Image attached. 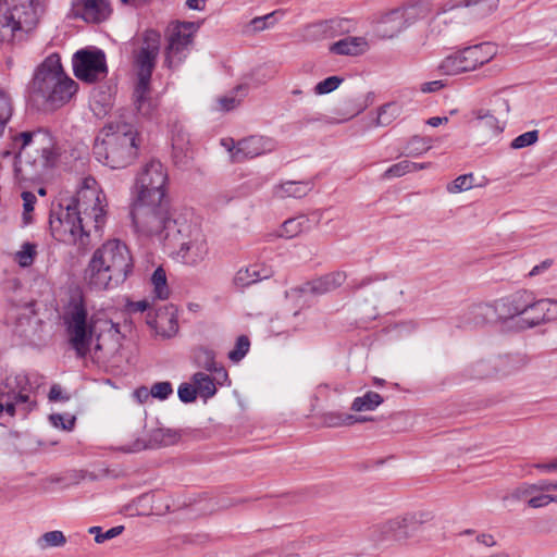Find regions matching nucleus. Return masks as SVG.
<instances>
[{
	"mask_svg": "<svg viewBox=\"0 0 557 557\" xmlns=\"http://www.w3.org/2000/svg\"><path fill=\"white\" fill-rule=\"evenodd\" d=\"M552 260L549 259H546L544 261H542L540 264H536L532 268V270L529 272V275L530 276H536V275H540L541 273L545 272L546 270H548L552 265Z\"/></svg>",
	"mask_w": 557,
	"mask_h": 557,
	"instance_id": "56",
	"label": "nucleus"
},
{
	"mask_svg": "<svg viewBox=\"0 0 557 557\" xmlns=\"http://www.w3.org/2000/svg\"><path fill=\"white\" fill-rule=\"evenodd\" d=\"M133 397L139 403L144 404L146 403L150 397H152V393H150V389H148L146 386H141L136 388L133 392Z\"/></svg>",
	"mask_w": 557,
	"mask_h": 557,
	"instance_id": "54",
	"label": "nucleus"
},
{
	"mask_svg": "<svg viewBox=\"0 0 557 557\" xmlns=\"http://www.w3.org/2000/svg\"><path fill=\"white\" fill-rule=\"evenodd\" d=\"M102 321L95 315L89 317L82 295L71 296L63 308L62 323L67 344L74 350L76 358L84 359L90 354L94 337L102 326Z\"/></svg>",
	"mask_w": 557,
	"mask_h": 557,
	"instance_id": "7",
	"label": "nucleus"
},
{
	"mask_svg": "<svg viewBox=\"0 0 557 557\" xmlns=\"http://www.w3.org/2000/svg\"><path fill=\"white\" fill-rule=\"evenodd\" d=\"M150 393H152L153 398H158L160 400L166 399L173 393L172 384L168 381L154 383Z\"/></svg>",
	"mask_w": 557,
	"mask_h": 557,
	"instance_id": "51",
	"label": "nucleus"
},
{
	"mask_svg": "<svg viewBox=\"0 0 557 557\" xmlns=\"http://www.w3.org/2000/svg\"><path fill=\"white\" fill-rule=\"evenodd\" d=\"M383 532L396 541L406 540L410 536V530L404 521V517H396L382 525Z\"/></svg>",
	"mask_w": 557,
	"mask_h": 557,
	"instance_id": "28",
	"label": "nucleus"
},
{
	"mask_svg": "<svg viewBox=\"0 0 557 557\" xmlns=\"http://www.w3.org/2000/svg\"><path fill=\"white\" fill-rule=\"evenodd\" d=\"M74 75L83 82L95 83L108 74L106 53L100 49H82L73 55Z\"/></svg>",
	"mask_w": 557,
	"mask_h": 557,
	"instance_id": "14",
	"label": "nucleus"
},
{
	"mask_svg": "<svg viewBox=\"0 0 557 557\" xmlns=\"http://www.w3.org/2000/svg\"><path fill=\"white\" fill-rule=\"evenodd\" d=\"M432 148L431 139L426 137L413 136L405 147V154L408 157H420Z\"/></svg>",
	"mask_w": 557,
	"mask_h": 557,
	"instance_id": "34",
	"label": "nucleus"
},
{
	"mask_svg": "<svg viewBox=\"0 0 557 557\" xmlns=\"http://www.w3.org/2000/svg\"><path fill=\"white\" fill-rule=\"evenodd\" d=\"M13 113V106L11 96L0 89V122L3 124H8Z\"/></svg>",
	"mask_w": 557,
	"mask_h": 557,
	"instance_id": "46",
	"label": "nucleus"
},
{
	"mask_svg": "<svg viewBox=\"0 0 557 557\" xmlns=\"http://www.w3.org/2000/svg\"><path fill=\"white\" fill-rule=\"evenodd\" d=\"M168 172L158 160L145 163L136 176L134 201L165 200Z\"/></svg>",
	"mask_w": 557,
	"mask_h": 557,
	"instance_id": "13",
	"label": "nucleus"
},
{
	"mask_svg": "<svg viewBox=\"0 0 557 557\" xmlns=\"http://www.w3.org/2000/svg\"><path fill=\"white\" fill-rule=\"evenodd\" d=\"M313 184L311 182L288 181L274 187L273 194L278 199L288 197L302 198L311 191Z\"/></svg>",
	"mask_w": 557,
	"mask_h": 557,
	"instance_id": "25",
	"label": "nucleus"
},
{
	"mask_svg": "<svg viewBox=\"0 0 557 557\" xmlns=\"http://www.w3.org/2000/svg\"><path fill=\"white\" fill-rule=\"evenodd\" d=\"M368 41L363 37H345L330 46V51L338 55H359L368 50Z\"/></svg>",
	"mask_w": 557,
	"mask_h": 557,
	"instance_id": "24",
	"label": "nucleus"
},
{
	"mask_svg": "<svg viewBox=\"0 0 557 557\" xmlns=\"http://www.w3.org/2000/svg\"><path fill=\"white\" fill-rule=\"evenodd\" d=\"M180 434L171 429L158 428L151 431L148 443L137 440L132 447L125 449L127 453L139 451L148 447L170 446L176 443Z\"/></svg>",
	"mask_w": 557,
	"mask_h": 557,
	"instance_id": "23",
	"label": "nucleus"
},
{
	"mask_svg": "<svg viewBox=\"0 0 557 557\" xmlns=\"http://www.w3.org/2000/svg\"><path fill=\"white\" fill-rule=\"evenodd\" d=\"M383 403V397L372 391L367 392L363 396L356 397L351 404L354 411H371Z\"/></svg>",
	"mask_w": 557,
	"mask_h": 557,
	"instance_id": "30",
	"label": "nucleus"
},
{
	"mask_svg": "<svg viewBox=\"0 0 557 557\" xmlns=\"http://www.w3.org/2000/svg\"><path fill=\"white\" fill-rule=\"evenodd\" d=\"M284 15V12L282 11H274L272 13L265 14L262 16V20L264 21V24L267 25V29L273 27L276 22L278 21V17H282Z\"/></svg>",
	"mask_w": 557,
	"mask_h": 557,
	"instance_id": "55",
	"label": "nucleus"
},
{
	"mask_svg": "<svg viewBox=\"0 0 557 557\" xmlns=\"http://www.w3.org/2000/svg\"><path fill=\"white\" fill-rule=\"evenodd\" d=\"M343 78L339 76H330L321 82H319L314 86V94L315 95H326L334 90H336L339 85L343 83Z\"/></svg>",
	"mask_w": 557,
	"mask_h": 557,
	"instance_id": "44",
	"label": "nucleus"
},
{
	"mask_svg": "<svg viewBox=\"0 0 557 557\" xmlns=\"http://www.w3.org/2000/svg\"><path fill=\"white\" fill-rule=\"evenodd\" d=\"M358 421L351 414H344L337 412H327L322 417V423L326 428H339L342 425H350Z\"/></svg>",
	"mask_w": 557,
	"mask_h": 557,
	"instance_id": "37",
	"label": "nucleus"
},
{
	"mask_svg": "<svg viewBox=\"0 0 557 557\" xmlns=\"http://www.w3.org/2000/svg\"><path fill=\"white\" fill-rule=\"evenodd\" d=\"M112 13L108 0H73L71 14L87 23L99 24L109 18Z\"/></svg>",
	"mask_w": 557,
	"mask_h": 557,
	"instance_id": "17",
	"label": "nucleus"
},
{
	"mask_svg": "<svg viewBox=\"0 0 557 557\" xmlns=\"http://www.w3.org/2000/svg\"><path fill=\"white\" fill-rule=\"evenodd\" d=\"M476 541L487 547L493 546L496 543L493 535L485 533L478 535Z\"/></svg>",
	"mask_w": 557,
	"mask_h": 557,
	"instance_id": "63",
	"label": "nucleus"
},
{
	"mask_svg": "<svg viewBox=\"0 0 557 557\" xmlns=\"http://www.w3.org/2000/svg\"><path fill=\"white\" fill-rule=\"evenodd\" d=\"M123 530V525H116L107 530L106 532H102V529L100 527H91L89 528L88 531L90 534L95 535L96 543L101 544L108 540L119 536L120 534H122Z\"/></svg>",
	"mask_w": 557,
	"mask_h": 557,
	"instance_id": "39",
	"label": "nucleus"
},
{
	"mask_svg": "<svg viewBox=\"0 0 557 557\" xmlns=\"http://www.w3.org/2000/svg\"><path fill=\"white\" fill-rule=\"evenodd\" d=\"M468 371L470 379H484L492 375L491 366L486 361H479L470 366Z\"/></svg>",
	"mask_w": 557,
	"mask_h": 557,
	"instance_id": "49",
	"label": "nucleus"
},
{
	"mask_svg": "<svg viewBox=\"0 0 557 557\" xmlns=\"http://www.w3.org/2000/svg\"><path fill=\"white\" fill-rule=\"evenodd\" d=\"M412 166H413V164H411V161H408V160H404L398 163H395V164L391 165L383 173V178L388 180V178H394V177H401L407 173H411Z\"/></svg>",
	"mask_w": 557,
	"mask_h": 557,
	"instance_id": "42",
	"label": "nucleus"
},
{
	"mask_svg": "<svg viewBox=\"0 0 557 557\" xmlns=\"http://www.w3.org/2000/svg\"><path fill=\"white\" fill-rule=\"evenodd\" d=\"M401 113V108L396 102H389L379 109L375 120L376 126H387Z\"/></svg>",
	"mask_w": 557,
	"mask_h": 557,
	"instance_id": "33",
	"label": "nucleus"
},
{
	"mask_svg": "<svg viewBox=\"0 0 557 557\" xmlns=\"http://www.w3.org/2000/svg\"><path fill=\"white\" fill-rule=\"evenodd\" d=\"M497 54V47L491 42L467 47L442 60L438 70L445 75H458L472 72L492 61Z\"/></svg>",
	"mask_w": 557,
	"mask_h": 557,
	"instance_id": "12",
	"label": "nucleus"
},
{
	"mask_svg": "<svg viewBox=\"0 0 557 557\" xmlns=\"http://www.w3.org/2000/svg\"><path fill=\"white\" fill-rule=\"evenodd\" d=\"M106 197L96 180L85 177L76 196L64 200L50 213L51 235L59 242L85 247L92 230L99 232L106 222Z\"/></svg>",
	"mask_w": 557,
	"mask_h": 557,
	"instance_id": "1",
	"label": "nucleus"
},
{
	"mask_svg": "<svg viewBox=\"0 0 557 557\" xmlns=\"http://www.w3.org/2000/svg\"><path fill=\"white\" fill-rule=\"evenodd\" d=\"M473 181L474 177L471 173L460 175L447 185V190L451 194L469 190L473 186Z\"/></svg>",
	"mask_w": 557,
	"mask_h": 557,
	"instance_id": "41",
	"label": "nucleus"
},
{
	"mask_svg": "<svg viewBox=\"0 0 557 557\" xmlns=\"http://www.w3.org/2000/svg\"><path fill=\"white\" fill-rule=\"evenodd\" d=\"M66 543V537L62 531L54 530L44 533L38 540L37 545L40 549L50 547H62Z\"/></svg>",
	"mask_w": 557,
	"mask_h": 557,
	"instance_id": "36",
	"label": "nucleus"
},
{
	"mask_svg": "<svg viewBox=\"0 0 557 557\" xmlns=\"http://www.w3.org/2000/svg\"><path fill=\"white\" fill-rule=\"evenodd\" d=\"M151 285L153 287V295L160 300H165L170 297V287L168 285L166 273L162 267L157 268L151 277Z\"/></svg>",
	"mask_w": 557,
	"mask_h": 557,
	"instance_id": "29",
	"label": "nucleus"
},
{
	"mask_svg": "<svg viewBox=\"0 0 557 557\" xmlns=\"http://www.w3.org/2000/svg\"><path fill=\"white\" fill-rule=\"evenodd\" d=\"M534 492H540L537 488V483L536 484H525V485H522V486H519L518 488H516L515 492L512 493V497L517 498V499H521V498L532 495Z\"/></svg>",
	"mask_w": 557,
	"mask_h": 557,
	"instance_id": "52",
	"label": "nucleus"
},
{
	"mask_svg": "<svg viewBox=\"0 0 557 557\" xmlns=\"http://www.w3.org/2000/svg\"><path fill=\"white\" fill-rule=\"evenodd\" d=\"M245 89L246 88L244 86H238L230 95L220 97L218 99L219 109L221 111H230V110L235 109L239 104V102H240V99L237 98V96L235 94L238 92V91L245 90Z\"/></svg>",
	"mask_w": 557,
	"mask_h": 557,
	"instance_id": "47",
	"label": "nucleus"
},
{
	"mask_svg": "<svg viewBox=\"0 0 557 557\" xmlns=\"http://www.w3.org/2000/svg\"><path fill=\"white\" fill-rule=\"evenodd\" d=\"M347 278L344 271H335L305 283L299 292L323 295L342 286Z\"/></svg>",
	"mask_w": 557,
	"mask_h": 557,
	"instance_id": "20",
	"label": "nucleus"
},
{
	"mask_svg": "<svg viewBox=\"0 0 557 557\" xmlns=\"http://www.w3.org/2000/svg\"><path fill=\"white\" fill-rule=\"evenodd\" d=\"M191 382L195 384L199 396L203 399L211 398L216 393L215 374H208L205 372H196L191 376Z\"/></svg>",
	"mask_w": 557,
	"mask_h": 557,
	"instance_id": "27",
	"label": "nucleus"
},
{
	"mask_svg": "<svg viewBox=\"0 0 557 557\" xmlns=\"http://www.w3.org/2000/svg\"><path fill=\"white\" fill-rule=\"evenodd\" d=\"M248 27H249V30H251L253 33L267 29V25L264 24L262 16H257V17L252 18L249 22Z\"/></svg>",
	"mask_w": 557,
	"mask_h": 557,
	"instance_id": "58",
	"label": "nucleus"
},
{
	"mask_svg": "<svg viewBox=\"0 0 557 557\" xmlns=\"http://www.w3.org/2000/svg\"><path fill=\"white\" fill-rule=\"evenodd\" d=\"M161 35L147 29L133 41V60L138 81L133 92L134 106L138 114L150 117L158 108V100L151 96L150 79L160 51Z\"/></svg>",
	"mask_w": 557,
	"mask_h": 557,
	"instance_id": "5",
	"label": "nucleus"
},
{
	"mask_svg": "<svg viewBox=\"0 0 557 557\" xmlns=\"http://www.w3.org/2000/svg\"><path fill=\"white\" fill-rule=\"evenodd\" d=\"M29 88L35 101L57 109L75 95L77 84L65 74L60 55L52 53L37 66Z\"/></svg>",
	"mask_w": 557,
	"mask_h": 557,
	"instance_id": "6",
	"label": "nucleus"
},
{
	"mask_svg": "<svg viewBox=\"0 0 557 557\" xmlns=\"http://www.w3.org/2000/svg\"><path fill=\"white\" fill-rule=\"evenodd\" d=\"M273 271L271 268L262 263H255L248 267L240 268L234 278L233 283L238 288H245L256 284L262 280L271 277Z\"/></svg>",
	"mask_w": 557,
	"mask_h": 557,
	"instance_id": "21",
	"label": "nucleus"
},
{
	"mask_svg": "<svg viewBox=\"0 0 557 557\" xmlns=\"http://www.w3.org/2000/svg\"><path fill=\"white\" fill-rule=\"evenodd\" d=\"M557 319V300L540 299L533 295V304L530 306L529 314L518 321L520 329H532Z\"/></svg>",
	"mask_w": 557,
	"mask_h": 557,
	"instance_id": "18",
	"label": "nucleus"
},
{
	"mask_svg": "<svg viewBox=\"0 0 557 557\" xmlns=\"http://www.w3.org/2000/svg\"><path fill=\"white\" fill-rule=\"evenodd\" d=\"M442 87H443V84L441 81H433V82L423 84L422 91L433 92V91L441 89Z\"/></svg>",
	"mask_w": 557,
	"mask_h": 557,
	"instance_id": "62",
	"label": "nucleus"
},
{
	"mask_svg": "<svg viewBox=\"0 0 557 557\" xmlns=\"http://www.w3.org/2000/svg\"><path fill=\"white\" fill-rule=\"evenodd\" d=\"M140 145L136 127L126 122L116 121L106 124L94 145V156L103 165L119 170L132 164L138 157Z\"/></svg>",
	"mask_w": 557,
	"mask_h": 557,
	"instance_id": "4",
	"label": "nucleus"
},
{
	"mask_svg": "<svg viewBox=\"0 0 557 557\" xmlns=\"http://www.w3.org/2000/svg\"><path fill=\"white\" fill-rule=\"evenodd\" d=\"M195 362L197 367L205 369L211 374H215L216 383L224 385L228 382V374L225 368L215 361V354L209 348H198L195 352Z\"/></svg>",
	"mask_w": 557,
	"mask_h": 557,
	"instance_id": "22",
	"label": "nucleus"
},
{
	"mask_svg": "<svg viewBox=\"0 0 557 557\" xmlns=\"http://www.w3.org/2000/svg\"><path fill=\"white\" fill-rule=\"evenodd\" d=\"M207 0H186V5L190 10L202 11L206 7Z\"/></svg>",
	"mask_w": 557,
	"mask_h": 557,
	"instance_id": "64",
	"label": "nucleus"
},
{
	"mask_svg": "<svg viewBox=\"0 0 557 557\" xmlns=\"http://www.w3.org/2000/svg\"><path fill=\"white\" fill-rule=\"evenodd\" d=\"M37 253V245L35 243L25 242L21 245L20 249L14 253V261L21 268H28L34 263Z\"/></svg>",
	"mask_w": 557,
	"mask_h": 557,
	"instance_id": "32",
	"label": "nucleus"
},
{
	"mask_svg": "<svg viewBox=\"0 0 557 557\" xmlns=\"http://www.w3.org/2000/svg\"><path fill=\"white\" fill-rule=\"evenodd\" d=\"M539 140V131L533 129L525 132L519 136H517L511 143L510 148L511 149H522L525 147H530L534 144H536Z\"/></svg>",
	"mask_w": 557,
	"mask_h": 557,
	"instance_id": "40",
	"label": "nucleus"
},
{
	"mask_svg": "<svg viewBox=\"0 0 557 557\" xmlns=\"http://www.w3.org/2000/svg\"><path fill=\"white\" fill-rule=\"evenodd\" d=\"M23 223L28 225L33 223L32 212L34 211L35 203L37 202L36 196L32 191H23Z\"/></svg>",
	"mask_w": 557,
	"mask_h": 557,
	"instance_id": "43",
	"label": "nucleus"
},
{
	"mask_svg": "<svg viewBox=\"0 0 557 557\" xmlns=\"http://www.w3.org/2000/svg\"><path fill=\"white\" fill-rule=\"evenodd\" d=\"M528 505L532 508H541L547 506L546 494L531 497L528 500Z\"/></svg>",
	"mask_w": 557,
	"mask_h": 557,
	"instance_id": "57",
	"label": "nucleus"
},
{
	"mask_svg": "<svg viewBox=\"0 0 557 557\" xmlns=\"http://www.w3.org/2000/svg\"><path fill=\"white\" fill-rule=\"evenodd\" d=\"M250 341L248 336L240 335L236 343L235 347L228 352V359L233 362H239L249 351Z\"/></svg>",
	"mask_w": 557,
	"mask_h": 557,
	"instance_id": "38",
	"label": "nucleus"
},
{
	"mask_svg": "<svg viewBox=\"0 0 557 557\" xmlns=\"http://www.w3.org/2000/svg\"><path fill=\"white\" fill-rule=\"evenodd\" d=\"M41 12V0H0V41L9 42L16 33L34 29Z\"/></svg>",
	"mask_w": 557,
	"mask_h": 557,
	"instance_id": "10",
	"label": "nucleus"
},
{
	"mask_svg": "<svg viewBox=\"0 0 557 557\" xmlns=\"http://www.w3.org/2000/svg\"><path fill=\"white\" fill-rule=\"evenodd\" d=\"M133 270L127 246L120 239H109L94 251L85 270V281L91 289H113L123 284Z\"/></svg>",
	"mask_w": 557,
	"mask_h": 557,
	"instance_id": "3",
	"label": "nucleus"
},
{
	"mask_svg": "<svg viewBox=\"0 0 557 557\" xmlns=\"http://www.w3.org/2000/svg\"><path fill=\"white\" fill-rule=\"evenodd\" d=\"M533 304V293L527 289H519L508 296L495 301L494 305L479 304L471 308L472 319L469 324L480 325L492 319L494 314L502 320L513 319L529 314L530 306Z\"/></svg>",
	"mask_w": 557,
	"mask_h": 557,
	"instance_id": "11",
	"label": "nucleus"
},
{
	"mask_svg": "<svg viewBox=\"0 0 557 557\" xmlns=\"http://www.w3.org/2000/svg\"><path fill=\"white\" fill-rule=\"evenodd\" d=\"M274 139L264 136H250L236 143V149L233 152V162H242L246 159H252L261 154L271 152L275 149Z\"/></svg>",
	"mask_w": 557,
	"mask_h": 557,
	"instance_id": "19",
	"label": "nucleus"
},
{
	"mask_svg": "<svg viewBox=\"0 0 557 557\" xmlns=\"http://www.w3.org/2000/svg\"><path fill=\"white\" fill-rule=\"evenodd\" d=\"M537 488L540 492L557 491V482L542 480L537 483Z\"/></svg>",
	"mask_w": 557,
	"mask_h": 557,
	"instance_id": "61",
	"label": "nucleus"
},
{
	"mask_svg": "<svg viewBox=\"0 0 557 557\" xmlns=\"http://www.w3.org/2000/svg\"><path fill=\"white\" fill-rule=\"evenodd\" d=\"M498 0H474L473 14L476 16H486L497 8Z\"/></svg>",
	"mask_w": 557,
	"mask_h": 557,
	"instance_id": "48",
	"label": "nucleus"
},
{
	"mask_svg": "<svg viewBox=\"0 0 557 557\" xmlns=\"http://www.w3.org/2000/svg\"><path fill=\"white\" fill-rule=\"evenodd\" d=\"M311 227L312 224L310 222V219L305 214H300L295 218L286 220L282 224L280 230V236L286 238H294L304 232H308L309 230H311Z\"/></svg>",
	"mask_w": 557,
	"mask_h": 557,
	"instance_id": "26",
	"label": "nucleus"
},
{
	"mask_svg": "<svg viewBox=\"0 0 557 557\" xmlns=\"http://www.w3.org/2000/svg\"><path fill=\"white\" fill-rule=\"evenodd\" d=\"M135 231L141 236L157 237L158 240L168 243V234L173 231L172 224L178 223L184 216L171 218L165 200L161 201H134L131 211Z\"/></svg>",
	"mask_w": 557,
	"mask_h": 557,
	"instance_id": "8",
	"label": "nucleus"
},
{
	"mask_svg": "<svg viewBox=\"0 0 557 557\" xmlns=\"http://www.w3.org/2000/svg\"><path fill=\"white\" fill-rule=\"evenodd\" d=\"M94 347L95 357L98 359H112L119 355L122 347L123 336L119 325L111 320L104 319L98 331Z\"/></svg>",
	"mask_w": 557,
	"mask_h": 557,
	"instance_id": "16",
	"label": "nucleus"
},
{
	"mask_svg": "<svg viewBox=\"0 0 557 557\" xmlns=\"http://www.w3.org/2000/svg\"><path fill=\"white\" fill-rule=\"evenodd\" d=\"M173 231L168 234L166 247L172 249L176 259L186 265H197L208 255V244L202 231L185 216L172 224Z\"/></svg>",
	"mask_w": 557,
	"mask_h": 557,
	"instance_id": "9",
	"label": "nucleus"
},
{
	"mask_svg": "<svg viewBox=\"0 0 557 557\" xmlns=\"http://www.w3.org/2000/svg\"><path fill=\"white\" fill-rule=\"evenodd\" d=\"M50 421L57 428H62L63 430H71L74 425V418L69 419L65 423L62 414H52L50 416Z\"/></svg>",
	"mask_w": 557,
	"mask_h": 557,
	"instance_id": "53",
	"label": "nucleus"
},
{
	"mask_svg": "<svg viewBox=\"0 0 557 557\" xmlns=\"http://www.w3.org/2000/svg\"><path fill=\"white\" fill-rule=\"evenodd\" d=\"M475 114V126L486 128L493 134L502 132L498 120L488 110H478Z\"/></svg>",
	"mask_w": 557,
	"mask_h": 557,
	"instance_id": "35",
	"label": "nucleus"
},
{
	"mask_svg": "<svg viewBox=\"0 0 557 557\" xmlns=\"http://www.w3.org/2000/svg\"><path fill=\"white\" fill-rule=\"evenodd\" d=\"M196 26L194 23H176L169 29L165 48V65L169 69L178 66L188 55Z\"/></svg>",
	"mask_w": 557,
	"mask_h": 557,
	"instance_id": "15",
	"label": "nucleus"
},
{
	"mask_svg": "<svg viewBox=\"0 0 557 557\" xmlns=\"http://www.w3.org/2000/svg\"><path fill=\"white\" fill-rule=\"evenodd\" d=\"M403 517L410 531H413L417 525L426 523L432 519V515L429 511L408 512Z\"/></svg>",
	"mask_w": 557,
	"mask_h": 557,
	"instance_id": "45",
	"label": "nucleus"
},
{
	"mask_svg": "<svg viewBox=\"0 0 557 557\" xmlns=\"http://www.w3.org/2000/svg\"><path fill=\"white\" fill-rule=\"evenodd\" d=\"M534 468L543 472H555L557 471V458L546 463H535Z\"/></svg>",
	"mask_w": 557,
	"mask_h": 557,
	"instance_id": "59",
	"label": "nucleus"
},
{
	"mask_svg": "<svg viewBox=\"0 0 557 557\" xmlns=\"http://www.w3.org/2000/svg\"><path fill=\"white\" fill-rule=\"evenodd\" d=\"M197 394L198 392L194 383H182L177 389L180 400L185 404L193 403Z\"/></svg>",
	"mask_w": 557,
	"mask_h": 557,
	"instance_id": "50",
	"label": "nucleus"
},
{
	"mask_svg": "<svg viewBox=\"0 0 557 557\" xmlns=\"http://www.w3.org/2000/svg\"><path fill=\"white\" fill-rule=\"evenodd\" d=\"M163 337L170 338L174 336L178 331L177 319L174 314H160L154 320V324H151Z\"/></svg>",
	"mask_w": 557,
	"mask_h": 557,
	"instance_id": "31",
	"label": "nucleus"
},
{
	"mask_svg": "<svg viewBox=\"0 0 557 557\" xmlns=\"http://www.w3.org/2000/svg\"><path fill=\"white\" fill-rule=\"evenodd\" d=\"M149 308V302L147 300L134 301L129 305V310L132 312H144Z\"/></svg>",
	"mask_w": 557,
	"mask_h": 557,
	"instance_id": "60",
	"label": "nucleus"
},
{
	"mask_svg": "<svg viewBox=\"0 0 557 557\" xmlns=\"http://www.w3.org/2000/svg\"><path fill=\"white\" fill-rule=\"evenodd\" d=\"M1 158L13 156L15 171L24 178H41L59 159L55 140L46 129L22 132L12 136V149L3 150Z\"/></svg>",
	"mask_w": 557,
	"mask_h": 557,
	"instance_id": "2",
	"label": "nucleus"
}]
</instances>
